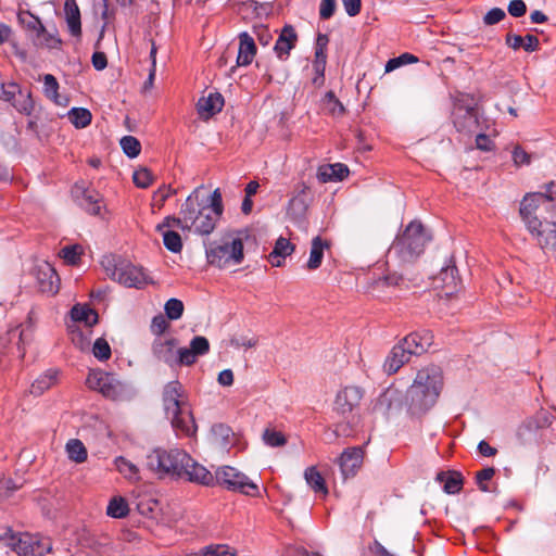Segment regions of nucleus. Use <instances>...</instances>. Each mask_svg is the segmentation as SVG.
I'll list each match as a JSON object with an SVG mask.
<instances>
[{"instance_id": "obj_56", "label": "nucleus", "mask_w": 556, "mask_h": 556, "mask_svg": "<svg viewBox=\"0 0 556 556\" xmlns=\"http://www.w3.org/2000/svg\"><path fill=\"white\" fill-rule=\"evenodd\" d=\"M0 91V98L4 99L5 101L12 102L13 99H15L22 92V89L18 85L10 83L1 85Z\"/></svg>"}, {"instance_id": "obj_60", "label": "nucleus", "mask_w": 556, "mask_h": 556, "mask_svg": "<svg viewBox=\"0 0 556 556\" xmlns=\"http://www.w3.org/2000/svg\"><path fill=\"white\" fill-rule=\"evenodd\" d=\"M508 13L514 17H521L527 12V5L522 0H511L508 3Z\"/></svg>"}, {"instance_id": "obj_10", "label": "nucleus", "mask_w": 556, "mask_h": 556, "mask_svg": "<svg viewBox=\"0 0 556 556\" xmlns=\"http://www.w3.org/2000/svg\"><path fill=\"white\" fill-rule=\"evenodd\" d=\"M206 257L210 264L219 268L240 264L243 260V243L239 238L224 243L213 242L206 249Z\"/></svg>"}, {"instance_id": "obj_23", "label": "nucleus", "mask_w": 556, "mask_h": 556, "mask_svg": "<svg viewBox=\"0 0 556 556\" xmlns=\"http://www.w3.org/2000/svg\"><path fill=\"white\" fill-rule=\"evenodd\" d=\"M298 34L292 25H285L275 43L274 51L279 60H287L290 51L295 47Z\"/></svg>"}, {"instance_id": "obj_4", "label": "nucleus", "mask_w": 556, "mask_h": 556, "mask_svg": "<svg viewBox=\"0 0 556 556\" xmlns=\"http://www.w3.org/2000/svg\"><path fill=\"white\" fill-rule=\"evenodd\" d=\"M163 407L176 432L187 437L195 433L194 418L186 401L184 387L179 381L174 380L165 384L163 389Z\"/></svg>"}, {"instance_id": "obj_12", "label": "nucleus", "mask_w": 556, "mask_h": 556, "mask_svg": "<svg viewBox=\"0 0 556 556\" xmlns=\"http://www.w3.org/2000/svg\"><path fill=\"white\" fill-rule=\"evenodd\" d=\"M406 406L405 394L397 388H387L376 400L372 410L383 417L399 414Z\"/></svg>"}, {"instance_id": "obj_30", "label": "nucleus", "mask_w": 556, "mask_h": 556, "mask_svg": "<svg viewBox=\"0 0 556 556\" xmlns=\"http://www.w3.org/2000/svg\"><path fill=\"white\" fill-rule=\"evenodd\" d=\"M328 248L329 243L326 240H323L319 236L313 238L309 258L306 264L307 269L315 270L320 267L324 258V252Z\"/></svg>"}, {"instance_id": "obj_42", "label": "nucleus", "mask_w": 556, "mask_h": 556, "mask_svg": "<svg viewBox=\"0 0 556 556\" xmlns=\"http://www.w3.org/2000/svg\"><path fill=\"white\" fill-rule=\"evenodd\" d=\"M20 112L29 115L34 110V101L29 91H23L11 102Z\"/></svg>"}, {"instance_id": "obj_50", "label": "nucleus", "mask_w": 556, "mask_h": 556, "mask_svg": "<svg viewBox=\"0 0 556 556\" xmlns=\"http://www.w3.org/2000/svg\"><path fill=\"white\" fill-rule=\"evenodd\" d=\"M204 556H236L235 549L225 544H213L204 547Z\"/></svg>"}, {"instance_id": "obj_44", "label": "nucleus", "mask_w": 556, "mask_h": 556, "mask_svg": "<svg viewBox=\"0 0 556 556\" xmlns=\"http://www.w3.org/2000/svg\"><path fill=\"white\" fill-rule=\"evenodd\" d=\"M17 17L22 25H24L27 29L35 31L36 34L38 31L45 30V26L39 20V17L35 16L29 11L20 12Z\"/></svg>"}, {"instance_id": "obj_58", "label": "nucleus", "mask_w": 556, "mask_h": 556, "mask_svg": "<svg viewBox=\"0 0 556 556\" xmlns=\"http://www.w3.org/2000/svg\"><path fill=\"white\" fill-rule=\"evenodd\" d=\"M326 50L323 48H316L315 49V61H314V68L317 74L320 76H324L325 67H326Z\"/></svg>"}, {"instance_id": "obj_35", "label": "nucleus", "mask_w": 556, "mask_h": 556, "mask_svg": "<svg viewBox=\"0 0 556 556\" xmlns=\"http://www.w3.org/2000/svg\"><path fill=\"white\" fill-rule=\"evenodd\" d=\"M114 464L117 471L123 475L125 479L129 481H138L140 479L138 467L125 457H116Z\"/></svg>"}, {"instance_id": "obj_25", "label": "nucleus", "mask_w": 556, "mask_h": 556, "mask_svg": "<svg viewBox=\"0 0 556 556\" xmlns=\"http://www.w3.org/2000/svg\"><path fill=\"white\" fill-rule=\"evenodd\" d=\"M410 357L412 355L408 353V351L401 343H399L393 346L390 354L388 355L383 364V369L387 374L393 375L404 364L408 363Z\"/></svg>"}, {"instance_id": "obj_62", "label": "nucleus", "mask_w": 556, "mask_h": 556, "mask_svg": "<svg viewBox=\"0 0 556 556\" xmlns=\"http://www.w3.org/2000/svg\"><path fill=\"white\" fill-rule=\"evenodd\" d=\"M513 160L517 166L530 164V154L520 147H516L513 151Z\"/></svg>"}, {"instance_id": "obj_61", "label": "nucleus", "mask_w": 556, "mask_h": 556, "mask_svg": "<svg viewBox=\"0 0 556 556\" xmlns=\"http://www.w3.org/2000/svg\"><path fill=\"white\" fill-rule=\"evenodd\" d=\"M343 8L349 16H356L362 9L361 0H341Z\"/></svg>"}, {"instance_id": "obj_51", "label": "nucleus", "mask_w": 556, "mask_h": 556, "mask_svg": "<svg viewBox=\"0 0 556 556\" xmlns=\"http://www.w3.org/2000/svg\"><path fill=\"white\" fill-rule=\"evenodd\" d=\"M169 328V323L167 320V317L159 314L153 317L150 326L151 332L160 338L167 329Z\"/></svg>"}, {"instance_id": "obj_11", "label": "nucleus", "mask_w": 556, "mask_h": 556, "mask_svg": "<svg viewBox=\"0 0 556 556\" xmlns=\"http://www.w3.org/2000/svg\"><path fill=\"white\" fill-rule=\"evenodd\" d=\"M87 386L105 397L117 400L125 393V386L114 375L105 371H92L86 380Z\"/></svg>"}, {"instance_id": "obj_8", "label": "nucleus", "mask_w": 556, "mask_h": 556, "mask_svg": "<svg viewBox=\"0 0 556 556\" xmlns=\"http://www.w3.org/2000/svg\"><path fill=\"white\" fill-rule=\"evenodd\" d=\"M188 462L189 454L179 448L169 451L155 448L147 456V466L150 470L177 478H180L184 464L187 465Z\"/></svg>"}, {"instance_id": "obj_7", "label": "nucleus", "mask_w": 556, "mask_h": 556, "mask_svg": "<svg viewBox=\"0 0 556 556\" xmlns=\"http://www.w3.org/2000/svg\"><path fill=\"white\" fill-rule=\"evenodd\" d=\"M0 542L18 556H45L52 549L51 542L48 539L28 532H14L11 528L0 534Z\"/></svg>"}, {"instance_id": "obj_40", "label": "nucleus", "mask_w": 556, "mask_h": 556, "mask_svg": "<svg viewBox=\"0 0 556 556\" xmlns=\"http://www.w3.org/2000/svg\"><path fill=\"white\" fill-rule=\"evenodd\" d=\"M164 229L165 228H162V230L160 231L162 232L163 243L165 248L173 253H179L182 249V241L180 235L172 230L170 228H167L166 230Z\"/></svg>"}, {"instance_id": "obj_38", "label": "nucleus", "mask_w": 556, "mask_h": 556, "mask_svg": "<svg viewBox=\"0 0 556 556\" xmlns=\"http://www.w3.org/2000/svg\"><path fill=\"white\" fill-rule=\"evenodd\" d=\"M92 115L89 110L84 108H73L68 112V119L76 128H85L91 123Z\"/></svg>"}, {"instance_id": "obj_2", "label": "nucleus", "mask_w": 556, "mask_h": 556, "mask_svg": "<svg viewBox=\"0 0 556 556\" xmlns=\"http://www.w3.org/2000/svg\"><path fill=\"white\" fill-rule=\"evenodd\" d=\"M553 201H556V195L552 193L532 192L526 194L520 203V216L528 231L543 250L556 249V223L543 222L539 214L542 211V204H551Z\"/></svg>"}, {"instance_id": "obj_19", "label": "nucleus", "mask_w": 556, "mask_h": 556, "mask_svg": "<svg viewBox=\"0 0 556 556\" xmlns=\"http://www.w3.org/2000/svg\"><path fill=\"white\" fill-rule=\"evenodd\" d=\"M180 479L202 484L205 486H214V473L207 470L203 465L197 463L190 455L188 464H184Z\"/></svg>"}, {"instance_id": "obj_36", "label": "nucleus", "mask_w": 556, "mask_h": 556, "mask_svg": "<svg viewBox=\"0 0 556 556\" xmlns=\"http://www.w3.org/2000/svg\"><path fill=\"white\" fill-rule=\"evenodd\" d=\"M323 109L333 117H341L345 113L342 102L336 97L333 91H328L323 99Z\"/></svg>"}, {"instance_id": "obj_14", "label": "nucleus", "mask_w": 556, "mask_h": 556, "mask_svg": "<svg viewBox=\"0 0 556 556\" xmlns=\"http://www.w3.org/2000/svg\"><path fill=\"white\" fill-rule=\"evenodd\" d=\"M312 201L309 187L305 182H299L294 189V195L288 203L287 214L296 223L302 222Z\"/></svg>"}, {"instance_id": "obj_21", "label": "nucleus", "mask_w": 556, "mask_h": 556, "mask_svg": "<svg viewBox=\"0 0 556 556\" xmlns=\"http://www.w3.org/2000/svg\"><path fill=\"white\" fill-rule=\"evenodd\" d=\"M400 343L412 356L421 355L432 345L433 334L428 330L422 332H413L406 336Z\"/></svg>"}, {"instance_id": "obj_15", "label": "nucleus", "mask_w": 556, "mask_h": 556, "mask_svg": "<svg viewBox=\"0 0 556 556\" xmlns=\"http://www.w3.org/2000/svg\"><path fill=\"white\" fill-rule=\"evenodd\" d=\"M364 396V390L356 386H348L341 389L334 400V409L344 416L357 407Z\"/></svg>"}, {"instance_id": "obj_49", "label": "nucleus", "mask_w": 556, "mask_h": 556, "mask_svg": "<svg viewBox=\"0 0 556 556\" xmlns=\"http://www.w3.org/2000/svg\"><path fill=\"white\" fill-rule=\"evenodd\" d=\"M22 338V331L18 329H11L0 337V353H4L8 344L14 342L20 349V342Z\"/></svg>"}, {"instance_id": "obj_27", "label": "nucleus", "mask_w": 556, "mask_h": 556, "mask_svg": "<svg viewBox=\"0 0 556 556\" xmlns=\"http://www.w3.org/2000/svg\"><path fill=\"white\" fill-rule=\"evenodd\" d=\"M64 12L71 35L79 39L81 36V21L76 0H65Z\"/></svg>"}, {"instance_id": "obj_34", "label": "nucleus", "mask_w": 556, "mask_h": 556, "mask_svg": "<svg viewBox=\"0 0 556 556\" xmlns=\"http://www.w3.org/2000/svg\"><path fill=\"white\" fill-rule=\"evenodd\" d=\"M304 478L307 484L313 489L315 493H321L323 495L328 494V489L325 479L316 467L312 466L305 469Z\"/></svg>"}, {"instance_id": "obj_52", "label": "nucleus", "mask_w": 556, "mask_h": 556, "mask_svg": "<svg viewBox=\"0 0 556 556\" xmlns=\"http://www.w3.org/2000/svg\"><path fill=\"white\" fill-rule=\"evenodd\" d=\"M93 355L99 361H106L111 357V348L106 340L99 338L93 343Z\"/></svg>"}, {"instance_id": "obj_55", "label": "nucleus", "mask_w": 556, "mask_h": 556, "mask_svg": "<svg viewBox=\"0 0 556 556\" xmlns=\"http://www.w3.org/2000/svg\"><path fill=\"white\" fill-rule=\"evenodd\" d=\"M81 247L74 244L64 247L61 251V255L68 264H76L81 255Z\"/></svg>"}, {"instance_id": "obj_13", "label": "nucleus", "mask_w": 556, "mask_h": 556, "mask_svg": "<svg viewBox=\"0 0 556 556\" xmlns=\"http://www.w3.org/2000/svg\"><path fill=\"white\" fill-rule=\"evenodd\" d=\"M453 124L456 130L464 135L472 134L478 127L476 109L457 100L452 112Z\"/></svg>"}, {"instance_id": "obj_22", "label": "nucleus", "mask_w": 556, "mask_h": 556, "mask_svg": "<svg viewBox=\"0 0 556 556\" xmlns=\"http://www.w3.org/2000/svg\"><path fill=\"white\" fill-rule=\"evenodd\" d=\"M437 287H441L445 295L450 296L460 289V279L457 267L451 262L443 267L434 278Z\"/></svg>"}, {"instance_id": "obj_5", "label": "nucleus", "mask_w": 556, "mask_h": 556, "mask_svg": "<svg viewBox=\"0 0 556 556\" xmlns=\"http://www.w3.org/2000/svg\"><path fill=\"white\" fill-rule=\"evenodd\" d=\"M431 237L419 222H410L391 245L393 253L402 262L416 260L425 250Z\"/></svg>"}, {"instance_id": "obj_16", "label": "nucleus", "mask_w": 556, "mask_h": 556, "mask_svg": "<svg viewBox=\"0 0 556 556\" xmlns=\"http://www.w3.org/2000/svg\"><path fill=\"white\" fill-rule=\"evenodd\" d=\"M34 275L42 293L53 295L59 291L60 278L55 269L48 262L38 264L34 269Z\"/></svg>"}, {"instance_id": "obj_48", "label": "nucleus", "mask_w": 556, "mask_h": 556, "mask_svg": "<svg viewBox=\"0 0 556 556\" xmlns=\"http://www.w3.org/2000/svg\"><path fill=\"white\" fill-rule=\"evenodd\" d=\"M43 86H45L46 96L48 98L52 99L54 102L59 103V101H58L59 83H58L56 78L51 74L45 75Z\"/></svg>"}, {"instance_id": "obj_3", "label": "nucleus", "mask_w": 556, "mask_h": 556, "mask_svg": "<svg viewBox=\"0 0 556 556\" xmlns=\"http://www.w3.org/2000/svg\"><path fill=\"white\" fill-rule=\"evenodd\" d=\"M442 383L443 378L439 367L430 366L420 369L405 393L407 410L417 415L432 407L439 397Z\"/></svg>"}, {"instance_id": "obj_54", "label": "nucleus", "mask_w": 556, "mask_h": 556, "mask_svg": "<svg viewBox=\"0 0 556 556\" xmlns=\"http://www.w3.org/2000/svg\"><path fill=\"white\" fill-rule=\"evenodd\" d=\"M495 475V469L493 467H486L476 473V482L479 489L482 492H488L489 486L486 484Z\"/></svg>"}, {"instance_id": "obj_20", "label": "nucleus", "mask_w": 556, "mask_h": 556, "mask_svg": "<svg viewBox=\"0 0 556 556\" xmlns=\"http://www.w3.org/2000/svg\"><path fill=\"white\" fill-rule=\"evenodd\" d=\"M364 459V451L361 446L344 450L339 457V466L344 478L353 477L361 468Z\"/></svg>"}, {"instance_id": "obj_9", "label": "nucleus", "mask_w": 556, "mask_h": 556, "mask_svg": "<svg viewBox=\"0 0 556 556\" xmlns=\"http://www.w3.org/2000/svg\"><path fill=\"white\" fill-rule=\"evenodd\" d=\"M215 485L228 491L240 492L244 495L256 496L258 486L248 476L231 466L218 467L214 473Z\"/></svg>"}, {"instance_id": "obj_1", "label": "nucleus", "mask_w": 556, "mask_h": 556, "mask_svg": "<svg viewBox=\"0 0 556 556\" xmlns=\"http://www.w3.org/2000/svg\"><path fill=\"white\" fill-rule=\"evenodd\" d=\"M202 189L203 186L197 187L181 204L179 216L165 217L156 230L177 227L202 236L213 232L224 212L222 192L217 188L208 198H203Z\"/></svg>"}, {"instance_id": "obj_43", "label": "nucleus", "mask_w": 556, "mask_h": 556, "mask_svg": "<svg viewBox=\"0 0 556 556\" xmlns=\"http://www.w3.org/2000/svg\"><path fill=\"white\" fill-rule=\"evenodd\" d=\"M212 435L217 444H219L222 447H226L228 444H230L232 431L228 426L224 424H217L212 427Z\"/></svg>"}, {"instance_id": "obj_64", "label": "nucleus", "mask_w": 556, "mask_h": 556, "mask_svg": "<svg viewBox=\"0 0 556 556\" xmlns=\"http://www.w3.org/2000/svg\"><path fill=\"white\" fill-rule=\"evenodd\" d=\"M476 147L481 151H491L494 148V143L489 136L479 134L476 137Z\"/></svg>"}, {"instance_id": "obj_47", "label": "nucleus", "mask_w": 556, "mask_h": 556, "mask_svg": "<svg viewBox=\"0 0 556 556\" xmlns=\"http://www.w3.org/2000/svg\"><path fill=\"white\" fill-rule=\"evenodd\" d=\"M121 147L124 153L129 157H136L141 151L139 140L132 136H125L121 139Z\"/></svg>"}, {"instance_id": "obj_45", "label": "nucleus", "mask_w": 556, "mask_h": 556, "mask_svg": "<svg viewBox=\"0 0 556 556\" xmlns=\"http://www.w3.org/2000/svg\"><path fill=\"white\" fill-rule=\"evenodd\" d=\"M184 303L175 298L169 299L164 305L166 317L170 320L179 319L184 314Z\"/></svg>"}, {"instance_id": "obj_17", "label": "nucleus", "mask_w": 556, "mask_h": 556, "mask_svg": "<svg viewBox=\"0 0 556 556\" xmlns=\"http://www.w3.org/2000/svg\"><path fill=\"white\" fill-rule=\"evenodd\" d=\"M177 344L178 341L175 338L167 340L156 338L151 346L152 354L159 362H163L169 367L181 366L178 361L177 351H175Z\"/></svg>"}, {"instance_id": "obj_6", "label": "nucleus", "mask_w": 556, "mask_h": 556, "mask_svg": "<svg viewBox=\"0 0 556 556\" xmlns=\"http://www.w3.org/2000/svg\"><path fill=\"white\" fill-rule=\"evenodd\" d=\"M106 275L114 281L127 287L141 289L149 283V276L141 267L115 255H105L101 261Z\"/></svg>"}, {"instance_id": "obj_26", "label": "nucleus", "mask_w": 556, "mask_h": 556, "mask_svg": "<svg viewBox=\"0 0 556 556\" xmlns=\"http://www.w3.org/2000/svg\"><path fill=\"white\" fill-rule=\"evenodd\" d=\"M256 54V46L254 39L248 33L239 35V51L237 56V64L239 66H247L252 63Z\"/></svg>"}, {"instance_id": "obj_53", "label": "nucleus", "mask_w": 556, "mask_h": 556, "mask_svg": "<svg viewBox=\"0 0 556 556\" xmlns=\"http://www.w3.org/2000/svg\"><path fill=\"white\" fill-rule=\"evenodd\" d=\"M134 184L139 188H148L153 180V176L151 172L148 168H139L135 170L134 176Z\"/></svg>"}, {"instance_id": "obj_59", "label": "nucleus", "mask_w": 556, "mask_h": 556, "mask_svg": "<svg viewBox=\"0 0 556 556\" xmlns=\"http://www.w3.org/2000/svg\"><path fill=\"white\" fill-rule=\"evenodd\" d=\"M336 0H321L319 16L321 20H329L336 12Z\"/></svg>"}, {"instance_id": "obj_63", "label": "nucleus", "mask_w": 556, "mask_h": 556, "mask_svg": "<svg viewBox=\"0 0 556 556\" xmlns=\"http://www.w3.org/2000/svg\"><path fill=\"white\" fill-rule=\"evenodd\" d=\"M317 177L323 182L338 180L331 164L327 165V166L319 167Z\"/></svg>"}, {"instance_id": "obj_28", "label": "nucleus", "mask_w": 556, "mask_h": 556, "mask_svg": "<svg viewBox=\"0 0 556 556\" xmlns=\"http://www.w3.org/2000/svg\"><path fill=\"white\" fill-rule=\"evenodd\" d=\"M435 480L443 483V491L447 494H457L463 488V477L457 471H440Z\"/></svg>"}, {"instance_id": "obj_46", "label": "nucleus", "mask_w": 556, "mask_h": 556, "mask_svg": "<svg viewBox=\"0 0 556 556\" xmlns=\"http://www.w3.org/2000/svg\"><path fill=\"white\" fill-rule=\"evenodd\" d=\"M263 441L270 447L283 446L287 443V439L282 432L275 429H265L263 432Z\"/></svg>"}, {"instance_id": "obj_32", "label": "nucleus", "mask_w": 556, "mask_h": 556, "mask_svg": "<svg viewBox=\"0 0 556 556\" xmlns=\"http://www.w3.org/2000/svg\"><path fill=\"white\" fill-rule=\"evenodd\" d=\"M58 371L48 370L43 375L39 376L30 386L29 392L36 396L43 394L45 391L49 390L56 381Z\"/></svg>"}, {"instance_id": "obj_24", "label": "nucleus", "mask_w": 556, "mask_h": 556, "mask_svg": "<svg viewBox=\"0 0 556 556\" xmlns=\"http://www.w3.org/2000/svg\"><path fill=\"white\" fill-rule=\"evenodd\" d=\"M223 106L224 98L218 92H211L207 97L200 98L197 104L198 113L204 119H208L220 112Z\"/></svg>"}, {"instance_id": "obj_29", "label": "nucleus", "mask_w": 556, "mask_h": 556, "mask_svg": "<svg viewBox=\"0 0 556 556\" xmlns=\"http://www.w3.org/2000/svg\"><path fill=\"white\" fill-rule=\"evenodd\" d=\"M294 251V245L286 238L279 237L273 251L268 255V261L273 266L282 265V260Z\"/></svg>"}, {"instance_id": "obj_31", "label": "nucleus", "mask_w": 556, "mask_h": 556, "mask_svg": "<svg viewBox=\"0 0 556 556\" xmlns=\"http://www.w3.org/2000/svg\"><path fill=\"white\" fill-rule=\"evenodd\" d=\"M71 317L74 321L84 323L88 327H92L98 323L97 312L87 305L77 304L73 306Z\"/></svg>"}, {"instance_id": "obj_39", "label": "nucleus", "mask_w": 556, "mask_h": 556, "mask_svg": "<svg viewBox=\"0 0 556 556\" xmlns=\"http://www.w3.org/2000/svg\"><path fill=\"white\" fill-rule=\"evenodd\" d=\"M129 507L125 498L121 496L113 497L106 508V514L113 518H124L128 515Z\"/></svg>"}, {"instance_id": "obj_41", "label": "nucleus", "mask_w": 556, "mask_h": 556, "mask_svg": "<svg viewBox=\"0 0 556 556\" xmlns=\"http://www.w3.org/2000/svg\"><path fill=\"white\" fill-rule=\"evenodd\" d=\"M35 45L48 49H59L62 45V40L56 34H51L45 28L43 31L36 34Z\"/></svg>"}, {"instance_id": "obj_18", "label": "nucleus", "mask_w": 556, "mask_h": 556, "mask_svg": "<svg viewBox=\"0 0 556 556\" xmlns=\"http://www.w3.org/2000/svg\"><path fill=\"white\" fill-rule=\"evenodd\" d=\"M210 352V342L205 337H194L189 348H180L177 350L178 361L181 366L193 365L199 356H203Z\"/></svg>"}, {"instance_id": "obj_33", "label": "nucleus", "mask_w": 556, "mask_h": 556, "mask_svg": "<svg viewBox=\"0 0 556 556\" xmlns=\"http://www.w3.org/2000/svg\"><path fill=\"white\" fill-rule=\"evenodd\" d=\"M100 194L94 190H85L80 205L92 215H100L103 206Z\"/></svg>"}, {"instance_id": "obj_57", "label": "nucleus", "mask_w": 556, "mask_h": 556, "mask_svg": "<svg viewBox=\"0 0 556 556\" xmlns=\"http://www.w3.org/2000/svg\"><path fill=\"white\" fill-rule=\"evenodd\" d=\"M505 16L506 13L503 9L493 8L483 16V23L485 25H494L503 21Z\"/></svg>"}, {"instance_id": "obj_37", "label": "nucleus", "mask_w": 556, "mask_h": 556, "mask_svg": "<svg viewBox=\"0 0 556 556\" xmlns=\"http://www.w3.org/2000/svg\"><path fill=\"white\" fill-rule=\"evenodd\" d=\"M68 458L75 463H84L87 459V450L81 441L72 439L66 443Z\"/></svg>"}]
</instances>
